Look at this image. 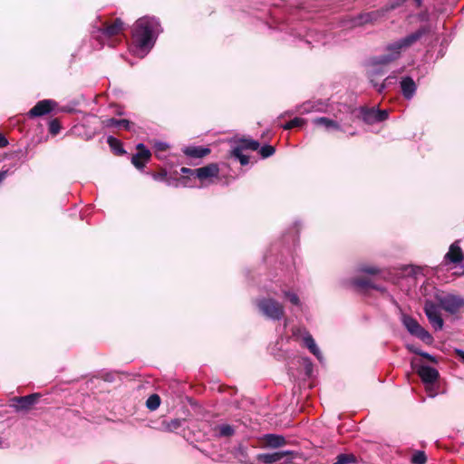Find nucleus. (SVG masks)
<instances>
[{
	"mask_svg": "<svg viewBox=\"0 0 464 464\" xmlns=\"http://www.w3.org/2000/svg\"><path fill=\"white\" fill-rule=\"evenodd\" d=\"M160 398L158 394L150 395L146 401V406L150 411L157 410L160 407Z\"/></svg>",
	"mask_w": 464,
	"mask_h": 464,
	"instance_id": "32",
	"label": "nucleus"
},
{
	"mask_svg": "<svg viewBox=\"0 0 464 464\" xmlns=\"http://www.w3.org/2000/svg\"><path fill=\"white\" fill-rule=\"evenodd\" d=\"M165 181L169 186L178 187L180 184V180L178 179L166 178Z\"/></svg>",
	"mask_w": 464,
	"mask_h": 464,
	"instance_id": "46",
	"label": "nucleus"
},
{
	"mask_svg": "<svg viewBox=\"0 0 464 464\" xmlns=\"http://www.w3.org/2000/svg\"><path fill=\"white\" fill-rule=\"evenodd\" d=\"M429 33L430 27L428 25L421 26L405 37L389 44L385 48V53L372 57L368 62L369 69L367 75L372 87L374 88V83L379 82L377 78L386 73L384 69L386 65L398 59L403 49L411 46Z\"/></svg>",
	"mask_w": 464,
	"mask_h": 464,
	"instance_id": "1",
	"label": "nucleus"
},
{
	"mask_svg": "<svg viewBox=\"0 0 464 464\" xmlns=\"http://www.w3.org/2000/svg\"><path fill=\"white\" fill-rule=\"evenodd\" d=\"M391 5L386 8H382L371 12L362 13L354 16L352 20L353 24L354 26H362L367 24H373L374 22L380 20L382 17L385 15V14L392 10Z\"/></svg>",
	"mask_w": 464,
	"mask_h": 464,
	"instance_id": "7",
	"label": "nucleus"
},
{
	"mask_svg": "<svg viewBox=\"0 0 464 464\" xmlns=\"http://www.w3.org/2000/svg\"><path fill=\"white\" fill-rule=\"evenodd\" d=\"M400 85L403 97L406 100L412 99L417 90V85L413 79L410 76L403 77L400 82Z\"/></svg>",
	"mask_w": 464,
	"mask_h": 464,
	"instance_id": "15",
	"label": "nucleus"
},
{
	"mask_svg": "<svg viewBox=\"0 0 464 464\" xmlns=\"http://www.w3.org/2000/svg\"><path fill=\"white\" fill-rule=\"evenodd\" d=\"M181 425H182V420H180V419H174L169 421L162 422L164 430L169 431V432L179 430L181 427Z\"/></svg>",
	"mask_w": 464,
	"mask_h": 464,
	"instance_id": "30",
	"label": "nucleus"
},
{
	"mask_svg": "<svg viewBox=\"0 0 464 464\" xmlns=\"http://www.w3.org/2000/svg\"><path fill=\"white\" fill-rule=\"evenodd\" d=\"M440 309V306L433 301L426 300L424 303L423 311L429 320V323L435 331H440L444 326Z\"/></svg>",
	"mask_w": 464,
	"mask_h": 464,
	"instance_id": "6",
	"label": "nucleus"
},
{
	"mask_svg": "<svg viewBox=\"0 0 464 464\" xmlns=\"http://www.w3.org/2000/svg\"><path fill=\"white\" fill-rule=\"evenodd\" d=\"M231 156L239 160L242 166H246L249 163V157L243 153L242 148L233 147Z\"/></svg>",
	"mask_w": 464,
	"mask_h": 464,
	"instance_id": "28",
	"label": "nucleus"
},
{
	"mask_svg": "<svg viewBox=\"0 0 464 464\" xmlns=\"http://www.w3.org/2000/svg\"><path fill=\"white\" fill-rule=\"evenodd\" d=\"M14 173V170H10V169H2L0 170V185L2 184V182L6 179V177L9 175V174H13Z\"/></svg>",
	"mask_w": 464,
	"mask_h": 464,
	"instance_id": "42",
	"label": "nucleus"
},
{
	"mask_svg": "<svg viewBox=\"0 0 464 464\" xmlns=\"http://www.w3.org/2000/svg\"><path fill=\"white\" fill-rule=\"evenodd\" d=\"M306 44H310V41L308 39L305 40Z\"/></svg>",
	"mask_w": 464,
	"mask_h": 464,
	"instance_id": "56",
	"label": "nucleus"
},
{
	"mask_svg": "<svg viewBox=\"0 0 464 464\" xmlns=\"http://www.w3.org/2000/svg\"><path fill=\"white\" fill-rule=\"evenodd\" d=\"M411 352H412L418 355H420L421 357L426 358V359L430 360V362H437L434 356H432L431 354H430L426 352H422L420 350H413L411 348Z\"/></svg>",
	"mask_w": 464,
	"mask_h": 464,
	"instance_id": "39",
	"label": "nucleus"
},
{
	"mask_svg": "<svg viewBox=\"0 0 464 464\" xmlns=\"http://www.w3.org/2000/svg\"><path fill=\"white\" fill-rule=\"evenodd\" d=\"M314 110V105L311 102H305L301 106L302 113H308Z\"/></svg>",
	"mask_w": 464,
	"mask_h": 464,
	"instance_id": "43",
	"label": "nucleus"
},
{
	"mask_svg": "<svg viewBox=\"0 0 464 464\" xmlns=\"http://www.w3.org/2000/svg\"><path fill=\"white\" fill-rule=\"evenodd\" d=\"M169 148V145L163 141H158L155 143V149L157 151H165Z\"/></svg>",
	"mask_w": 464,
	"mask_h": 464,
	"instance_id": "44",
	"label": "nucleus"
},
{
	"mask_svg": "<svg viewBox=\"0 0 464 464\" xmlns=\"http://www.w3.org/2000/svg\"><path fill=\"white\" fill-rule=\"evenodd\" d=\"M215 431L218 436L227 438L231 437L235 433V429L229 424H220L215 428Z\"/></svg>",
	"mask_w": 464,
	"mask_h": 464,
	"instance_id": "26",
	"label": "nucleus"
},
{
	"mask_svg": "<svg viewBox=\"0 0 464 464\" xmlns=\"http://www.w3.org/2000/svg\"><path fill=\"white\" fill-rule=\"evenodd\" d=\"M117 114H118V115H122V114H123V111H117Z\"/></svg>",
	"mask_w": 464,
	"mask_h": 464,
	"instance_id": "53",
	"label": "nucleus"
},
{
	"mask_svg": "<svg viewBox=\"0 0 464 464\" xmlns=\"http://www.w3.org/2000/svg\"><path fill=\"white\" fill-rule=\"evenodd\" d=\"M61 130L60 122L57 120H53L49 123V132L52 135H56Z\"/></svg>",
	"mask_w": 464,
	"mask_h": 464,
	"instance_id": "38",
	"label": "nucleus"
},
{
	"mask_svg": "<svg viewBox=\"0 0 464 464\" xmlns=\"http://www.w3.org/2000/svg\"><path fill=\"white\" fill-rule=\"evenodd\" d=\"M406 0H393L392 3H391V8H396L398 7L399 5H401L402 3H404ZM415 4H416V6L417 7H420L421 6V4H422V1L421 0H414Z\"/></svg>",
	"mask_w": 464,
	"mask_h": 464,
	"instance_id": "40",
	"label": "nucleus"
},
{
	"mask_svg": "<svg viewBox=\"0 0 464 464\" xmlns=\"http://www.w3.org/2000/svg\"><path fill=\"white\" fill-rule=\"evenodd\" d=\"M182 152L192 159H202L210 153V149L203 146H187Z\"/></svg>",
	"mask_w": 464,
	"mask_h": 464,
	"instance_id": "18",
	"label": "nucleus"
},
{
	"mask_svg": "<svg viewBox=\"0 0 464 464\" xmlns=\"http://www.w3.org/2000/svg\"><path fill=\"white\" fill-rule=\"evenodd\" d=\"M412 464H425L427 461V457L424 451L417 450L415 451L411 459Z\"/></svg>",
	"mask_w": 464,
	"mask_h": 464,
	"instance_id": "33",
	"label": "nucleus"
},
{
	"mask_svg": "<svg viewBox=\"0 0 464 464\" xmlns=\"http://www.w3.org/2000/svg\"><path fill=\"white\" fill-rule=\"evenodd\" d=\"M161 32L160 23L156 17L144 16L138 19L132 30L134 54L140 58L146 56Z\"/></svg>",
	"mask_w": 464,
	"mask_h": 464,
	"instance_id": "2",
	"label": "nucleus"
},
{
	"mask_svg": "<svg viewBox=\"0 0 464 464\" xmlns=\"http://www.w3.org/2000/svg\"><path fill=\"white\" fill-rule=\"evenodd\" d=\"M464 256V237L456 240L450 246L448 253L444 256L446 262L459 263Z\"/></svg>",
	"mask_w": 464,
	"mask_h": 464,
	"instance_id": "10",
	"label": "nucleus"
},
{
	"mask_svg": "<svg viewBox=\"0 0 464 464\" xmlns=\"http://www.w3.org/2000/svg\"><path fill=\"white\" fill-rule=\"evenodd\" d=\"M291 452L288 450H280L273 453H261L257 455V459L265 464L280 462L285 459Z\"/></svg>",
	"mask_w": 464,
	"mask_h": 464,
	"instance_id": "14",
	"label": "nucleus"
},
{
	"mask_svg": "<svg viewBox=\"0 0 464 464\" xmlns=\"http://www.w3.org/2000/svg\"><path fill=\"white\" fill-rule=\"evenodd\" d=\"M282 295H283V297L285 299H286L287 301H289L291 304L297 306V307H300L302 305L300 298L296 293L290 291V290L283 289Z\"/></svg>",
	"mask_w": 464,
	"mask_h": 464,
	"instance_id": "27",
	"label": "nucleus"
},
{
	"mask_svg": "<svg viewBox=\"0 0 464 464\" xmlns=\"http://www.w3.org/2000/svg\"><path fill=\"white\" fill-rule=\"evenodd\" d=\"M276 150L273 146L271 145H263L260 149H259V153L261 155V157L263 159H266L272 155H274Z\"/></svg>",
	"mask_w": 464,
	"mask_h": 464,
	"instance_id": "36",
	"label": "nucleus"
},
{
	"mask_svg": "<svg viewBox=\"0 0 464 464\" xmlns=\"http://www.w3.org/2000/svg\"><path fill=\"white\" fill-rule=\"evenodd\" d=\"M358 459L353 453H342L337 455L336 461L333 464H353L357 463Z\"/></svg>",
	"mask_w": 464,
	"mask_h": 464,
	"instance_id": "25",
	"label": "nucleus"
},
{
	"mask_svg": "<svg viewBox=\"0 0 464 464\" xmlns=\"http://www.w3.org/2000/svg\"><path fill=\"white\" fill-rule=\"evenodd\" d=\"M313 123L316 126L324 127L326 130H342V127L338 121L327 117H317L313 119Z\"/></svg>",
	"mask_w": 464,
	"mask_h": 464,
	"instance_id": "21",
	"label": "nucleus"
},
{
	"mask_svg": "<svg viewBox=\"0 0 464 464\" xmlns=\"http://www.w3.org/2000/svg\"><path fill=\"white\" fill-rule=\"evenodd\" d=\"M456 353L459 356V358L464 362V351L460 349L456 350Z\"/></svg>",
	"mask_w": 464,
	"mask_h": 464,
	"instance_id": "50",
	"label": "nucleus"
},
{
	"mask_svg": "<svg viewBox=\"0 0 464 464\" xmlns=\"http://www.w3.org/2000/svg\"><path fill=\"white\" fill-rule=\"evenodd\" d=\"M389 116V112L386 110H380L376 108L361 110V117L362 121L367 124H373L385 121Z\"/></svg>",
	"mask_w": 464,
	"mask_h": 464,
	"instance_id": "9",
	"label": "nucleus"
},
{
	"mask_svg": "<svg viewBox=\"0 0 464 464\" xmlns=\"http://www.w3.org/2000/svg\"><path fill=\"white\" fill-rule=\"evenodd\" d=\"M263 440L266 445L270 448H280L286 444V440L284 436L272 433L264 435Z\"/></svg>",
	"mask_w": 464,
	"mask_h": 464,
	"instance_id": "23",
	"label": "nucleus"
},
{
	"mask_svg": "<svg viewBox=\"0 0 464 464\" xmlns=\"http://www.w3.org/2000/svg\"><path fill=\"white\" fill-rule=\"evenodd\" d=\"M180 172L182 174H187V175H189V176L196 177V169H189V168H187V167H182L180 169Z\"/></svg>",
	"mask_w": 464,
	"mask_h": 464,
	"instance_id": "45",
	"label": "nucleus"
},
{
	"mask_svg": "<svg viewBox=\"0 0 464 464\" xmlns=\"http://www.w3.org/2000/svg\"><path fill=\"white\" fill-rule=\"evenodd\" d=\"M258 313L266 319L280 321L285 317V307L282 303L271 296H264L255 301Z\"/></svg>",
	"mask_w": 464,
	"mask_h": 464,
	"instance_id": "3",
	"label": "nucleus"
},
{
	"mask_svg": "<svg viewBox=\"0 0 464 464\" xmlns=\"http://www.w3.org/2000/svg\"><path fill=\"white\" fill-rule=\"evenodd\" d=\"M139 152L132 156L131 163L138 169H142L145 163L150 157V151L145 148L144 144L140 143L137 145Z\"/></svg>",
	"mask_w": 464,
	"mask_h": 464,
	"instance_id": "13",
	"label": "nucleus"
},
{
	"mask_svg": "<svg viewBox=\"0 0 464 464\" xmlns=\"http://www.w3.org/2000/svg\"><path fill=\"white\" fill-rule=\"evenodd\" d=\"M396 82V77L395 76H392V75H389L387 76L383 82H378V83H374V89L379 92V93H382L384 92V90L389 87L390 85L393 84Z\"/></svg>",
	"mask_w": 464,
	"mask_h": 464,
	"instance_id": "29",
	"label": "nucleus"
},
{
	"mask_svg": "<svg viewBox=\"0 0 464 464\" xmlns=\"http://www.w3.org/2000/svg\"><path fill=\"white\" fill-rule=\"evenodd\" d=\"M56 102L53 100H42L38 102L29 111L31 118L40 117L48 114L53 110Z\"/></svg>",
	"mask_w": 464,
	"mask_h": 464,
	"instance_id": "11",
	"label": "nucleus"
},
{
	"mask_svg": "<svg viewBox=\"0 0 464 464\" xmlns=\"http://www.w3.org/2000/svg\"><path fill=\"white\" fill-rule=\"evenodd\" d=\"M304 364L305 373L308 376L311 375V373L313 372V363L310 361V359L309 358H304Z\"/></svg>",
	"mask_w": 464,
	"mask_h": 464,
	"instance_id": "41",
	"label": "nucleus"
},
{
	"mask_svg": "<svg viewBox=\"0 0 464 464\" xmlns=\"http://www.w3.org/2000/svg\"><path fill=\"white\" fill-rule=\"evenodd\" d=\"M123 30V22L117 18L111 24H106L103 28L99 29L104 37L118 35Z\"/></svg>",
	"mask_w": 464,
	"mask_h": 464,
	"instance_id": "17",
	"label": "nucleus"
},
{
	"mask_svg": "<svg viewBox=\"0 0 464 464\" xmlns=\"http://www.w3.org/2000/svg\"><path fill=\"white\" fill-rule=\"evenodd\" d=\"M5 444V441L0 438V448H4Z\"/></svg>",
	"mask_w": 464,
	"mask_h": 464,
	"instance_id": "51",
	"label": "nucleus"
},
{
	"mask_svg": "<svg viewBox=\"0 0 464 464\" xmlns=\"http://www.w3.org/2000/svg\"><path fill=\"white\" fill-rule=\"evenodd\" d=\"M219 173V168L217 163H210L207 166L196 169V177L201 180L217 177Z\"/></svg>",
	"mask_w": 464,
	"mask_h": 464,
	"instance_id": "16",
	"label": "nucleus"
},
{
	"mask_svg": "<svg viewBox=\"0 0 464 464\" xmlns=\"http://www.w3.org/2000/svg\"><path fill=\"white\" fill-rule=\"evenodd\" d=\"M461 268H462L461 275H464V265L461 266Z\"/></svg>",
	"mask_w": 464,
	"mask_h": 464,
	"instance_id": "54",
	"label": "nucleus"
},
{
	"mask_svg": "<svg viewBox=\"0 0 464 464\" xmlns=\"http://www.w3.org/2000/svg\"><path fill=\"white\" fill-rule=\"evenodd\" d=\"M107 142L118 154H122L125 152V150L121 147V144L116 138L109 136L107 139Z\"/></svg>",
	"mask_w": 464,
	"mask_h": 464,
	"instance_id": "35",
	"label": "nucleus"
},
{
	"mask_svg": "<svg viewBox=\"0 0 464 464\" xmlns=\"http://www.w3.org/2000/svg\"><path fill=\"white\" fill-rule=\"evenodd\" d=\"M304 122L305 121L304 119L295 117V119L285 123L282 127L284 130H291L295 127H302Z\"/></svg>",
	"mask_w": 464,
	"mask_h": 464,
	"instance_id": "34",
	"label": "nucleus"
},
{
	"mask_svg": "<svg viewBox=\"0 0 464 464\" xmlns=\"http://www.w3.org/2000/svg\"><path fill=\"white\" fill-rule=\"evenodd\" d=\"M103 124L107 128H118L124 129L126 130H132L134 123L126 119H115L110 118L103 121Z\"/></svg>",
	"mask_w": 464,
	"mask_h": 464,
	"instance_id": "20",
	"label": "nucleus"
},
{
	"mask_svg": "<svg viewBox=\"0 0 464 464\" xmlns=\"http://www.w3.org/2000/svg\"><path fill=\"white\" fill-rule=\"evenodd\" d=\"M435 300L441 309L452 314L464 308V298L454 294L438 293Z\"/></svg>",
	"mask_w": 464,
	"mask_h": 464,
	"instance_id": "4",
	"label": "nucleus"
},
{
	"mask_svg": "<svg viewBox=\"0 0 464 464\" xmlns=\"http://www.w3.org/2000/svg\"><path fill=\"white\" fill-rule=\"evenodd\" d=\"M278 29H279V30H281V31H284V30H285V28H284V27H281V26H280V27H278Z\"/></svg>",
	"mask_w": 464,
	"mask_h": 464,
	"instance_id": "55",
	"label": "nucleus"
},
{
	"mask_svg": "<svg viewBox=\"0 0 464 464\" xmlns=\"http://www.w3.org/2000/svg\"><path fill=\"white\" fill-rule=\"evenodd\" d=\"M401 321L410 334L417 337L425 343H430L433 341L432 335L411 315L402 314Z\"/></svg>",
	"mask_w": 464,
	"mask_h": 464,
	"instance_id": "5",
	"label": "nucleus"
},
{
	"mask_svg": "<svg viewBox=\"0 0 464 464\" xmlns=\"http://www.w3.org/2000/svg\"><path fill=\"white\" fill-rule=\"evenodd\" d=\"M416 267L412 266H404L400 269V272H398V275L401 276H414L416 275Z\"/></svg>",
	"mask_w": 464,
	"mask_h": 464,
	"instance_id": "37",
	"label": "nucleus"
},
{
	"mask_svg": "<svg viewBox=\"0 0 464 464\" xmlns=\"http://www.w3.org/2000/svg\"><path fill=\"white\" fill-rule=\"evenodd\" d=\"M373 281L370 278H353L352 284L357 288L366 289L372 288Z\"/></svg>",
	"mask_w": 464,
	"mask_h": 464,
	"instance_id": "31",
	"label": "nucleus"
},
{
	"mask_svg": "<svg viewBox=\"0 0 464 464\" xmlns=\"http://www.w3.org/2000/svg\"><path fill=\"white\" fill-rule=\"evenodd\" d=\"M407 347H408V349H409L410 351H411V349H413V350H418V349H417V347H413V346H410V345H408Z\"/></svg>",
	"mask_w": 464,
	"mask_h": 464,
	"instance_id": "52",
	"label": "nucleus"
},
{
	"mask_svg": "<svg viewBox=\"0 0 464 464\" xmlns=\"http://www.w3.org/2000/svg\"><path fill=\"white\" fill-rule=\"evenodd\" d=\"M289 34H290L291 35H294V36L303 37V35L301 34V33L296 32V31H295V29H294V28H290V29H289Z\"/></svg>",
	"mask_w": 464,
	"mask_h": 464,
	"instance_id": "49",
	"label": "nucleus"
},
{
	"mask_svg": "<svg viewBox=\"0 0 464 464\" xmlns=\"http://www.w3.org/2000/svg\"><path fill=\"white\" fill-rule=\"evenodd\" d=\"M41 397L40 393H32L26 396L14 397L11 400V406L15 411H29Z\"/></svg>",
	"mask_w": 464,
	"mask_h": 464,
	"instance_id": "8",
	"label": "nucleus"
},
{
	"mask_svg": "<svg viewBox=\"0 0 464 464\" xmlns=\"http://www.w3.org/2000/svg\"><path fill=\"white\" fill-rule=\"evenodd\" d=\"M372 289L377 290V291H379L381 293H385L386 292V288L384 286H382L381 285H377L374 282L372 285Z\"/></svg>",
	"mask_w": 464,
	"mask_h": 464,
	"instance_id": "47",
	"label": "nucleus"
},
{
	"mask_svg": "<svg viewBox=\"0 0 464 464\" xmlns=\"http://www.w3.org/2000/svg\"><path fill=\"white\" fill-rule=\"evenodd\" d=\"M417 373L426 384H433L440 375L435 368L428 365H420L417 370Z\"/></svg>",
	"mask_w": 464,
	"mask_h": 464,
	"instance_id": "12",
	"label": "nucleus"
},
{
	"mask_svg": "<svg viewBox=\"0 0 464 464\" xmlns=\"http://www.w3.org/2000/svg\"><path fill=\"white\" fill-rule=\"evenodd\" d=\"M357 270L360 273H364V274L372 275V276H378L380 278H382L384 280L392 279L390 277V275H391L390 272L383 270V269H380L379 267H377L375 266L361 265L358 266Z\"/></svg>",
	"mask_w": 464,
	"mask_h": 464,
	"instance_id": "19",
	"label": "nucleus"
},
{
	"mask_svg": "<svg viewBox=\"0 0 464 464\" xmlns=\"http://www.w3.org/2000/svg\"><path fill=\"white\" fill-rule=\"evenodd\" d=\"M235 147L242 148V150H250L255 151L259 149L260 144L257 140H255L252 139H241L237 142Z\"/></svg>",
	"mask_w": 464,
	"mask_h": 464,
	"instance_id": "24",
	"label": "nucleus"
},
{
	"mask_svg": "<svg viewBox=\"0 0 464 464\" xmlns=\"http://www.w3.org/2000/svg\"><path fill=\"white\" fill-rule=\"evenodd\" d=\"M304 345L313 353L319 362H323V354L315 343L314 339L309 333H305L303 336Z\"/></svg>",
	"mask_w": 464,
	"mask_h": 464,
	"instance_id": "22",
	"label": "nucleus"
},
{
	"mask_svg": "<svg viewBox=\"0 0 464 464\" xmlns=\"http://www.w3.org/2000/svg\"><path fill=\"white\" fill-rule=\"evenodd\" d=\"M8 140L5 137V135H3L2 133H0V148H5L8 145Z\"/></svg>",
	"mask_w": 464,
	"mask_h": 464,
	"instance_id": "48",
	"label": "nucleus"
}]
</instances>
